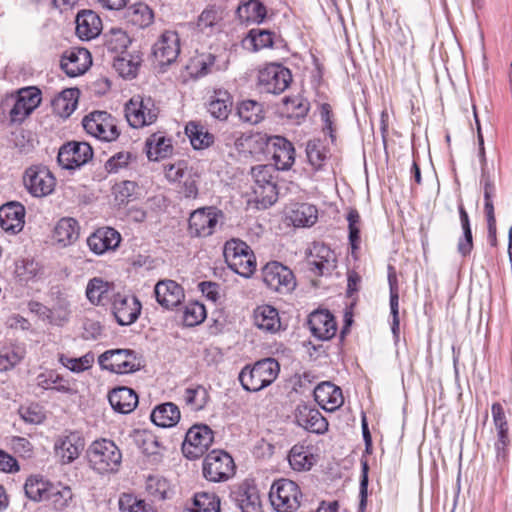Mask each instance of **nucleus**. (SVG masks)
Returning a JSON list of instances; mask_svg holds the SVG:
<instances>
[{"label":"nucleus","instance_id":"nucleus-1","mask_svg":"<svg viewBox=\"0 0 512 512\" xmlns=\"http://www.w3.org/2000/svg\"><path fill=\"white\" fill-rule=\"evenodd\" d=\"M280 372V365L274 358L257 361L253 366L246 365L239 373L238 379L244 390L258 392L271 385Z\"/></svg>","mask_w":512,"mask_h":512},{"label":"nucleus","instance_id":"nucleus-2","mask_svg":"<svg viewBox=\"0 0 512 512\" xmlns=\"http://www.w3.org/2000/svg\"><path fill=\"white\" fill-rule=\"evenodd\" d=\"M90 467L99 474L118 471L122 454L117 445L108 439L95 440L87 450Z\"/></svg>","mask_w":512,"mask_h":512},{"label":"nucleus","instance_id":"nucleus-3","mask_svg":"<svg viewBox=\"0 0 512 512\" xmlns=\"http://www.w3.org/2000/svg\"><path fill=\"white\" fill-rule=\"evenodd\" d=\"M102 370L115 374H130L141 370L144 366L142 357L131 349H110L98 357Z\"/></svg>","mask_w":512,"mask_h":512},{"label":"nucleus","instance_id":"nucleus-4","mask_svg":"<svg viewBox=\"0 0 512 512\" xmlns=\"http://www.w3.org/2000/svg\"><path fill=\"white\" fill-rule=\"evenodd\" d=\"M224 258L228 267L245 278H249L256 269L255 256L243 241L231 239L225 243Z\"/></svg>","mask_w":512,"mask_h":512},{"label":"nucleus","instance_id":"nucleus-5","mask_svg":"<svg viewBox=\"0 0 512 512\" xmlns=\"http://www.w3.org/2000/svg\"><path fill=\"white\" fill-rule=\"evenodd\" d=\"M275 168L272 165H258L252 168V192L254 201L263 208L273 205L278 196L274 181Z\"/></svg>","mask_w":512,"mask_h":512},{"label":"nucleus","instance_id":"nucleus-6","mask_svg":"<svg viewBox=\"0 0 512 512\" xmlns=\"http://www.w3.org/2000/svg\"><path fill=\"white\" fill-rule=\"evenodd\" d=\"M159 108L150 96L135 95L125 105V117L133 128H142L156 122Z\"/></svg>","mask_w":512,"mask_h":512},{"label":"nucleus","instance_id":"nucleus-7","mask_svg":"<svg viewBox=\"0 0 512 512\" xmlns=\"http://www.w3.org/2000/svg\"><path fill=\"white\" fill-rule=\"evenodd\" d=\"M301 497L299 486L289 479L275 481L269 492L271 505L278 512H294L300 506Z\"/></svg>","mask_w":512,"mask_h":512},{"label":"nucleus","instance_id":"nucleus-8","mask_svg":"<svg viewBox=\"0 0 512 512\" xmlns=\"http://www.w3.org/2000/svg\"><path fill=\"white\" fill-rule=\"evenodd\" d=\"M23 183L32 196L40 198L48 196L54 191L56 179L46 166L33 165L25 170Z\"/></svg>","mask_w":512,"mask_h":512},{"label":"nucleus","instance_id":"nucleus-9","mask_svg":"<svg viewBox=\"0 0 512 512\" xmlns=\"http://www.w3.org/2000/svg\"><path fill=\"white\" fill-rule=\"evenodd\" d=\"M291 81L290 70L281 64H267L258 73V85L266 93L280 94L289 87Z\"/></svg>","mask_w":512,"mask_h":512},{"label":"nucleus","instance_id":"nucleus-10","mask_svg":"<svg viewBox=\"0 0 512 512\" xmlns=\"http://www.w3.org/2000/svg\"><path fill=\"white\" fill-rule=\"evenodd\" d=\"M234 468V461L228 453L213 450L203 461V476L210 482H223L233 476Z\"/></svg>","mask_w":512,"mask_h":512},{"label":"nucleus","instance_id":"nucleus-11","mask_svg":"<svg viewBox=\"0 0 512 512\" xmlns=\"http://www.w3.org/2000/svg\"><path fill=\"white\" fill-rule=\"evenodd\" d=\"M85 131L95 138L111 142L118 138L119 131L115 119L105 111H94L82 120Z\"/></svg>","mask_w":512,"mask_h":512},{"label":"nucleus","instance_id":"nucleus-12","mask_svg":"<svg viewBox=\"0 0 512 512\" xmlns=\"http://www.w3.org/2000/svg\"><path fill=\"white\" fill-rule=\"evenodd\" d=\"M262 277L268 288L280 294H288L296 287L293 272L277 261L269 262L263 267Z\"/></svg>","mask_w":512,"mask_h":512},{"label":"nucleus","instance_id":"nucleus-13","mask_svg":"<svg viewBox=\"0 0 512 512\" xmlns=\"http://www.w3.org/2000/svg\"><path fill=\"white\" fill-rule=\"evenodd\" d=\"M213 439L214 433L209 426L196 424L187 431L182 444V452L188 459H197L208 450Z\"/></svg>","mask_w":512,"mask_h":512},{"label":"nucleus","instance_id":"nucleus-14","mask_svg":"<svg viewBox=\"0 0 512 512\" xmlns=\"http://www.w3.org/2000/svg\"><path fill=\"white\" fill-rule=\"evenodd\" d=\"M222 212L215 207H203L189 217L188 232L192 237H207L214 233Z\"/></svg>","mask_w":512,"mask_h":512},{"label":"nucleus","instance_id":"nucleus-15","mask_svg":"<svg viewBox=\"0 0 512 512\" xmlns=\"http://www.w3.org/2000/svg\"><path fill=\"white\" fill-rule=\"evenodd\" d=\"M85 440L76 431H66L56 437L54 441V453L61 464L74 462L82 453Z\"/></svg>","mask_w":512,"mask_h":512},{"label":"nucleus","instance_id":"nucleus-16","mask_svg":"<svg viewBox=\"0 0 512 512\" xmlns=\"http://www.w3.org/2000/svg\"><path fill=\"white\" fill-rule=\"evenodd\" d=\"M261 140L266 143L267 150L272 154L274 168L288 170L295 161V149L290 141L282 136L264 135Z\"/></svg>","mask_w":512,"mask_h":512},{"label":"nucleus","instance_id":"nucleus-17","mask_svg":"<svg viewBox=\"0 0 512 512\" xmlns=\"http://www.w3.org/2000/svg\"><path fill=\"white\" fill-rule=\"evenodd\" d=\"M92 157L93 150L88 143L72 141L59 149L57 160L62 168L72 170L86 164Z\"/></svg>","mask_w":512,"mask_h":512},{"label":"nucleus","instance_id":"nucleus-18","mask_svg":"<svg viewBox=\"0 0 512 512\" xmlns=\"http://www.w3.org/2000/svg\"><path fill=\"white\" fill-rule=\"evenodd\" d=\"M336 255L323 243H314L307 255L310 270L317 276H326L336 268Z\"/></svg>","mask_w":512,"mask_h":512},{"label":"nucleus","instance_id":"nucleus-19","mask_svg":"<svg viewBox=\"0 0 512 512\" xmlns=\"http://www.w3.org/2000/svg\"><path fill=\"white\" fill-rule=\"evenodd\" d=\"M41 92L35 87H27L19 90L15 103L10 110V120L14 123H21L40 104Z\"/></svg>","mask_w":512,"mask_h":512},{"label":"nucleus","instance_id":"nucleus-20","mask_svg":"<svg viewBox=\"0 0 512 512\" xmlns=\"http://www.w3.org/2000/svg\"><path fill=\"white\" fill-rule=\"evenodd\" d=\"M180 53V39L175 31H165L153 45V55L159 65H169Z\"/></svg>","mask_w":512,"mask_h":512},{"label":"nucleus","instance_id":"nucleus-21","mask_svg":"<svg viewBox=\"0 0 512 512\" xmlns=\"http://www.w3.org/2000/svg\"><path fill=\"white\" fill-rule=\"evenodd\" d=\"M91 65L90 52L85 48L70 49L63 53L60 66L69 77L84 74Z\"/></svg>","mask_w":512,"mask_h":512},{"label":"nucleus","instance_id":"nucleus-22","mask_svg":"<svg viewBox=\"0 0 512 512\" xmlns=\"http://www.w3.org/2000/svg\"><path fill=\"white\" fill-rule=\"evenodd\" d=\"M296 423L305 430L323 434L328 430V421L321 412L308 405H299L295 413Z\"/></svg>","mask_w":512,"mask_h":512},{"label":"nucleus","instance_id":"nucleus-23","mask_svg":"<svg viewBox=\"0 0 512 512\" xmlns=\"http://www.w3.org/2000/svg\"><path fill=\"white\" fill-rule=\"evenodd\" d=\"M25 207L19 202H8L0 207V226L12 234L19 233L25 224Z\"/></svg>","mask_w":512,"mask_h":512},{"label":"nucleus","instance_id":"nucleus-24","mask_svg":"<svg viewBox=\"0 0 512 512\" xmlns=\"http://www.w3.org/2000/svg\"><path fill=\"white\" fill-rule=\"evenodd\" d=\"M314 398L318 405L328 412L336 411L344 402L342 390L328 381L315 387Z\"/></svg>","mask_w":512,"mask_h":512},{"label":"nucleus","instance_id":"nucleus-25","mask_svg":"<svg viewBox=\"0 0 512 512\" xmlns=\"http://www.w3.org/2000/svg\"><path fill=\"white\" fill-rule=\"evenodd\" d=\"M120 242V233L111 227L99 228L87 239V244L91 251L98 255L109 250H115Z\"/></svg>","mask_w":512,"mask_h":512},{"label":"nucleus","instance_id":"nucleus-26","mask_svg":"<svg viewBox=\"0 0 512 512\" xmlns=\"http://www.w3.org/2000/svg\"><path fill=\"white\" fill-rule=\"evenodd\" d=\"M157 302L166 309L178 306L184 298L183 288L174 280H161L155 285Z\"/></svg>","mask_w":512,"mask_h":512},{"label":"nucleus","instance_id":"nucleus-27","mask_svg":"<svg viewBox=\"0 0 512 512\" xmlns=\"http://www.w3.org/2000/svg\"><path fill=\"white\" fill-rule=\"evenodd\" d=\"M112 312L115 320H137L141 312V303L133 295L117 293L112 301Z\"/></svg>","mask_w":512,"mask_h":512},{"label":"nucleus","instance_id":"nucleus-28","mask_svg":"<svg viewBox=\"0 0 512 512\" xmlns=\"http://www.w3.org/2000/svg\"><path fill=\"white\" fill-rule=\"evenodd\" d=\"M233 500L241 512H262L258 490L249 484L240 485L233 493Z\"/></svg>","mask_w":512,"mask_h":512},{"label":"nucleus","instance_id":"nucleus-29","mask_svg":"<svg viewBox=\"0 0 512 512\" xmlns=\"http://www.w3.org/2000/svg\"><path fill=\"white\" fill-rule=\"evenodd\" d=\"M108 400L114 411L129 414L138 404V395L133 389L122 386L110 391Z\"/></svg>","mask_w":512,"mask_h":512},{"label":"nucleus","instance_id":"nucleus-30","mask_svg":"<svg viewBox=\"0 0 512 512\" xmlns=\"http://www.w3.org/2000/svg\"><path fill=\"white\" fill-rule=\"evenodd\" d=\"M102 30L100 17L91 10H84L76 17V34L82 40L97 37Z\"/></svg>","mask_w":512,"mask_h":512},{"label":"nucleus","instance_id":"nucleus-31","mask_svg":"<svg viewBox=\"0 0 512 512\" xmlns=\"http://www.w3.org/2000/svg\"><path fill=\"white\" fill-rule=\"evenodd\" d=\"M115 295L113 285L100 277L90 279L87 284L86 296L94 305H105Z\"/></svg>","mask_w":512,"mask_h":512},{"label":"nucleus","instance_id":"nucleus-32","mask_svg":"<svg viewBox=\"0 0 512 512\" xmlns=\"http://www.w3.org/2000/svg\"><path fill=\"white\" fill-rule=\"evenodd\" d=\"M150 418L158 427H173L180 420V410L178 406L172 402L163 403L153 409Z\"/></svg>","mask_w":512,"mask_h":512},{"label":"nucleus","instance_id":"nucleus-33","mask_svg":"<svg viewBox=\"0 0 512 512\" xmlns=\"http://www.w3.org/2000/svg\"><path fill=\"white\" fill-rule=\"evenodd\" d=\"M145 491L153 501H165L173 495L170 482L161 475H149L145 481Z\"/></svg>","mask_w":512,"mask_h":512},{"label":"nucleus","instance_id":"nucleus-34","mask_svg":"<svg viewBox=\"0 0 512 512\" xmlns=\"http://www.w3.org/2000/svg\"><path fill=\"white\" fill-rule=\"evenodd\" d=\"M124 17L131 25L143 29L153 23L154 13L147 4L138 2L126 8Z\"/></svg>","mask_w":512,"mask_h":512},{"label":"nucleus","instance_id":"nucleus-35","mask_svg":"<svg viewBox=\"0 0 512 512\" xmlns=\"http://www.w3.org/2000/svg\"><path fill=\"white\" fill-rule=\"evenodd\" d=\"M142 58L138 52L122 53L114 58L113 67L123 78L132 79L136 77Z\"/></svg>","mask_w":512,"mask_h":512},{"label":"nucleus","instance_id":"nucleus-36","mask_svg":"<svg viewBox=\"0 0 512 512\" xmlns=\"http://www.w3.org/2000/svg\"><path fill=\"white\" fill-rule=\"evenodd\" d=\"M318 211L308 203L295 204L288 212V218L296 227H310L317 221Z\"/></svg>","mask_w":512,"mask_h":512},{"label":"nucleus","instance_id":"nucleus-37","mask_svg":"<svg viewBox=\"0 0 512 512\" xmlns=\"http://www.w3.org/2000/svg\"><path fill=\"white\" fill-rule=\"evenodd\" d=\"M182 400L190 411L198 412L203 410L207 405L209 393L202 385H191L184 389Z\"/></svg>","mask_w":512,"mask_h":512},{"label":"nucleus","instance_id":"nucleus-38","mask_svg":"<svg viewBox=\"0 0 512 512\" xmlns=\"http://www.w3.org/2000/svg\"><path fill=\"white\" fill-rule=\"evenodd\" d=\"M79 236V226L73 218H62L56 224L53 232V238L63 246L72 244Z\"/></svg>","mask_w":512,"mask_h":512},{"label":"nucleus","instance_id":"nucleus-39","mask_svg":"<svg viewBox=\"0 0 512 512\" xmlns=\"http://www.w3.org/2000/svg\"><path fill=\"white\" fill-rule=\"evenodd\" d=\"M37 385L43 389H54L57 392L72 394L74 390L69 380L58 374L54 370H48L40 373L37 378Z\"/></svg>","mask_w":512,"mask_h":512},{"label":"nucleus","instance_id":"nucleus-40","mask_svg":"<svg viewBox=\"0 0 512 512\" xmlns=\"http://www.w3.org/2000/svg\"><path fill=\"white\" fill-rule=\"evenodd\" d=\"M145 146L147 157L153 161L166 158L173 149L170 139L161 134H152L146 140Z\"/></svg>","mask_w":512,"mask_h":512},{"label":"nucleus","instance_id":"nucleus-41","mask_svg":"<svg viewBox=\"0 0 512 512\" xmlns=\"http://www.w3.org/2000/svg\"><path fill=\"white\" fill-rule=\"evenodd\" d=\"M185 133L194 149H205L214 142V136L203 125L194 121L187 123Z\"/></svg>","mask_w":512,"mask_h":512},{"label":"nucleus","instance_id":"nucleus-42","mask_svg":"<svg viewBox=\"0 0 512 512\" xmlns=\"http://www.w3.org/2000/svg\"><path fill=\"white\" fill-rule=\"evenodd\" d=\"M232 101L228 92L215 91L208 104L209 113L216 119L225 120L231 112Z\"/></svg>","mask_w":512,"mask_h":512},{"label":"nucleus","instance_id":"nucleus-43","mask_svg":"<svg viewBox=\"0 0 512 512\" xmlns=\"http://www.w3.org/2000/svg\"><path fill=\"white\" fill-rule=\"evenodd\" d=\"M237 114L242 122L250 125L258 124L264 119L263 106L255 100L240 102L237 107Z\"/></svg>","mask_w":512,"mask_h":512},{"label":"nucleus","instance_id":"nucleus-44","mask_svg":"<svg viewBox=\"0 0 512 512\" xmlns=\"http://www.w3.org/2000/svg\"><path fill=\"white\" fill-rule=\"evenodd\" d=\"M183 512H220V499L215 493H195L192 507Z\"/></svg>","mask_w":512,"mask_h":512},{"label":"nucleus","instance_id":"nucleus-45","mask_svg":"<svg viewBox=\"0 0 512 512\" xmlns=\"http://www.w3.org/2000/svg\"><path fill=\"white\" fill-rule=\"evenodd\" d=\"M52 485L40 476H30L24 485L25 494L29 499L36 502L46 500Z\"/></svg>","mask_w":512,"mask_h":512},{"label":"nucleus","instance_id":"nucleus-46","mask_svg":"<svg viewBox=\"0 0 512 512\" xmlns=\"http://www.w3.org/2000/svg\"><path fill=\"white\" fill-rule=\"evenodd\" d=\"M105 46L108 51L118 55L126 53V49L131 43L128 34L120 28H112L104 35Z\"/></svg>","mask_w":512,"mask_h":512},{"label":"nucleus","instance_id":"nucleus-47","mask_svg":"<svg viewBox=\"0 0 512 512\" xmlns=\"http://www.w3.org/2000/svg\"><path fill=\"white\" fill-rule=\"evenodd\" d=\"M72 499L71 488L58 483L52 485L46 500L50 501L55 510L63 511L70 506Z\"/></svg>","mask_w":512,"mask_h":512},{"label":"nucleus","instance_id":"nucleus-48","mask_svg":"<svg viewBox=\"0 0 512 512\" xmlns=\"http://www.w3.org/2000/svg\"><path fill=\"white\" fill-rule=\"evenodd\" d=\"M120 512H156V509L133 493H123L118 500Z\"/></svg>","mask_w":512,"mask_h":512},{"label":"nucleus","instance_id":"nucleus-49","mask_svg":"<svg viewBox=\"0 0 512 512\" xmlns=\"http://www.w3.org/2000/svg\"><path fill=\"white\" fill-rule=\"evenodd\" d=\"M78 89H66L54 100V107L61 116H70L77 107Z\"/></svg>","mask_w":512,"mask_h":512},{"label":"nucleus","instance_id":"nucleus-50","mask_svg":"<svg viewBox=\"0 0 512 512\" xmlns=\"http://www.w3.org/2000/svg\"><path fill=\"white\" fill-rule=\"evenodd\" d=\"M306 154L310 165L320 170L328 159V149L320 140H310L306 146Z\"/></svg>","mask_w":512,"mask_h":512},{"label":"nucleus","instance_id":"nucleus-51","mask_svg":"<svg viewBox=\"0 0 512 512\" xmlns=\"http://www.w3.org/2000/svg\"><path fill=\"white\" fill-rule=\"evenodd\" d=\"M95 361V356L93 352H87L85 355L79 358H73L61 354L59 356V362L68 370L73 373H81L86 370H89Z\"/></svg>","mask_w":512,"mask_h":512},{"label":"nucleus","instance_id":"nucleus-52","mask_svg":"<svg viewBox=\"0 0 512 512\" xmlns=\"http://www.w3.org/2000/svg\"><path fill=\"white\" fill-rule=\"evenodd\" d=\"M289 464L295 471L309 470L314 464V457L303 446H294L288 456Z\"/></svg>","mask_w":512,"mask_h":512},{"label":"nucleus","instance_id":"nucleus-53","mask_svg":"<svg viewBox=\"0 0 512 512\" xmlns=\"http://www.w3.org/2000/svg\"><path fill=\"white\" fill-rule=\"evenodd\" d=\"M215 63V56L212 54H200L193 57L187 65L190 75L194 77H202L212 71Z\"/></svg>","mask_w":512,"mask_h":512},{"label":"nucleus","instance_id":"nucleus-54","mask_svg":"<svg viewBox=\"0 0 512 512\" xmlns=\"http://www.w3.org/2000/svg\"><path fill=\"white\" fill-rule=\"evenodd\" d=\"M24 350L20 347L4 348L0 351V372L13 369L24 358Z\"/></svg>","mask_w":512,"mask_h":512},{"label":"nucleus","instance_id":"nucleus-55","mask_svg":"<svg viewBox=\"0 0 512 512\" xmlns=\"http://www.w3.org/2000/svg\"><path fill=\"white\" fill-rule=\"evenodd\" d=\"M307 325L313 336L323 341L330 340L338 331L337 322H307Z\"/></svg>","mask_w":512,"mask_h":512},{"label":"nucleus","instance_id":"nucleus-56","mask_svg":"<svg viewBox=\"0 0 512 512\" xmlns=\"http://www.w3.org/2000/svg\"><path fill=\"white\" fill-rule=\"evenodd\" d=\"M239 11L246 13L247 21L255 23L262 22L267 14L266 7L258 0H249L239 8Z\"/></svg>","mask_w":512,"mask_h":512},{"label":"nucleus","instance_id":"nucleus-57","mask_svg":"<svg viewBox=\"0 0 512 512\" xmlns=\"http://www.w3.org/2000/svg\"><path fill=\"white\" fill-rule=\"evenodd\" d=\"M222 20V10L215 6H207L198 17V27L201 30L211 28Z\"/></svg>","mask_w":512,"mask_h":512},{"label":"nucleus","instance_id":"nucleus-58","mask_svg":"<svg viewBox=\"0 0 512 512\" xmlns=\"http://www.w3.org/2000/svg\"><path fill=\"white\" fill-rule=\"evenodd\" d=\"M17 273L22 280L29 281L42 275L41 265L33 259H24L22 264L17 267Z\"/></svg>","mask_w":512,"mask_h":512},{"label":"nucleus","instance_id":"nucleus-59","mask_svg":"<svg viewBox=\"0 0 512 512\" xmlns=\"http://www.w3.org/2000/svg\"><path fill=\"white\" fill-rule=\"evenodd\" d=\"M132 159V154L128 151H121L111 156L105 163V170L108 173H118L126 168Z\"/></svg>","mask_w":512,"mask_h":512},{"label":"nucleus","instance_id":"nucleus-60","mask_svg":"<svg viewBox=\"0 0 512 512\" xmlns=\"http://www.w3.org/2000/svg\"><path fill=\"white\" fill-rule=\"evenodd\" d=\"M388 282L390 288V310L393 320H399V292L397 285V277L395 271L390 268L388 274Z\"/></svg>","mask_w":512,"mask_h":512},{"label":"nucleus","instance_id":"nucleus-61","mask_svg":"<svg viewBox=\"0 0 512 512\" xmlns=\"http://www.w3.org/2000/svg\"><path fill=\"white\" fill-rule=\"evenodd\" d=\"M249 38L251 39L255 50L273 46V33L268 30L252 29L249 32Z\"/></svg>","mask_w":512,"mask_h":512},{"label":"nucleus","instance_id":"nucleus-62","mask_svg":"<svg viewBox=\"0 0 512 512\" xmlns=\"http://www.w3.org/2000/svg\"><path fill=\"white\" fill-rule=\"evenodd\" d=\"M349 228V241L353 249L357 248L360 241V215L357 210L351 209L347 215Z\"/></svg>","mask_w":512,"mask_h":512},{"label":"nucleus","instance_id":"nucleus-63","mask_svg":"<svg viewBox=\"0 0 512 512\" xmlns=\"http://www.w3.org/2000/svg\"><path fill=\"white\" fill-rule=\"evenodd\" d=\"M137 185L133 181H122L120 183H116L113 186V194L115 196V200L122 204L129 200V198L135 193Z\"/></svg>","mask_w":512,"mask_h":512},{"label":"nucleus","instance_id":"nucleus-64","mask_svg":"<svg viewBox=\"0 0 512 512\" xmlns=\"http://www.w3.org/2000/svg\"><path fill=\"white\" fill-rule=\"evenodd\" d=\"M284 105L288 112H291L296 117L305 116L309 110V104L301 97L285 98Z\"/></svg>","mask_w":512,"mask_h":512}]
</instances>
